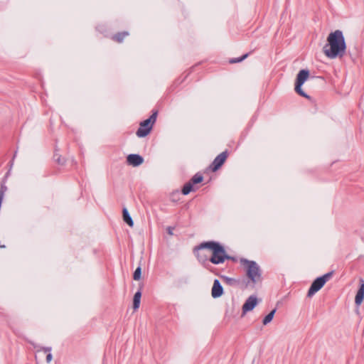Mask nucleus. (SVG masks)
Listing matches in <instances>:
<instances>
[{
    "mask_svg": "<svg viewBox=\"0 0 364 364\" xmlns=\"http://www.w3.org/2000/svg\"><path fill=\"white\" fill-rule=\"evenodd\" d=\"M193 252L205 266L209 262L214 264H223L226 258H229L224 246L213 240L201 242L193 248Z\"/></svg>",
    "mask_w": 364,
    "mask_h": 364,
    "instance_id": "obj_1",
    "label": "nucleus"
},
{
    "mask_svg": "<svg viewBox=\"0 0 364 364\" xmlns=\"http://www.w3.org/2000/svg\"><path fill=\"white\" fill-rule=\"evenodd\" d=\"M327 42L323 50L328 58H335L337 56H343L346 46L341 31L336 30L331 32L327 38Z\"/></svg>",
    "mask_w": 364,
    "mask_h": 364,
    "instance_id": "obj_2",
    "label": "nucleus"
},
{
    "mask_svg": "<svg viewBox=\"0 0 364 364\" xmlns=\"http://www.w3.org/2000/svg\"><path fill=\"white\" fill-rule=\"evenodd\" d=\"M240 262L243 266L250 282L255 284L262 282V270L256 262L240 258Z\"/></svg>",
    "mask_w": 364,
    "mask_h": 364,
    "instance_id": "obj_3",
    "label": "nucleus"
},
{
    "mask_svg": "<svg viewBox=\"0 0 364 364\" xmlns=\"http://www.w3.org/2000/svg\"><path fill=\"white\" fill-rule=\"evenodd\" d=\"M157 115L158 111L153 110L152 114L149 118L144 120L140 123L139 127L136 132V134L138 137H145L150 133L154 123L156 122Z\"/></svg>",
    "mask_w": 364,
    "mask_h": 364,
    "instance_id": "obj_4",
    "label": "nucleus"
},
{
    "mask_svg": "<svg viewBox=\"0 0 364 364\" xmlns=\"http://www.w3.org/2000/svg\"><path fill=\"white\" fill-rule=\"evenodd\" d=\"M228 156V152L227 150L220 153L215 158L212 164L210 165V169L213 172L218 171L225 162Z\"/></svg>",
    "mask_w": 364,
    "mask_h": 364,
    "instance_id": "obj_5",
    "label": "nucleus"
},
{
    "mask_svg": "<svg viewBox=\"0 0 364 364\" xmlns=\"http://www.w3.org/2000/svg\"><path fill=\"white\" fill-rule=\"evenodd\" d=\"M324 284H325L323 282V280H321V278H316L311 284V287L307 293V296L311 297L314 296L324 286Z\"/></svg>",
    "mask_w": 364,
    "mask_h": 364,
    "instance_id": "obj_6",
    "label": "nucleus"
},
{
    "mask_svg": "<svg viewBox=\"0 0 364 364\" xmlns=\"http://www.w3.org/2000/svg\"><path fill=\"white\" fill-rule=\"evenodd\" d=\"M143 162V157L139 154H132L127 157V163L134 167L141 165Z\"/></svg>",
    "mask_w": 364,
    "mask_h": 364,
    "instance_id": "obj_7",
    "label": "nucleus"
},
{
    "mask_svg": "<svg viewBox=\"0 0 364 364\" xmlns=\"http://www.w3.org/2000/svg\"><path fill=\"white\" fill-rule=\"evenodd\" d=\"M257 299L255 296H250L242 306V311L245 313L252 310L257 305Z\"/></svg>",
    "mask_w": 364,
    "mask_h": 364,
    "instance_id": "obj_8",
    "label": "nucleus"
},
{
    "mask_svg": "<svg viewBox=\"0 0 364 364\" xmlns=\"http://www.w3.org/2000/svg\"><path fill=\"white\" fill-rule=\"evenodd\" d=\"M223 294V288L219 280L215 279L211 290V295L213 298H218Z\"/></svg>",
    "mask_w": 364,
    "mask_h": 364,
    "instance_id": "obj_9",
    "label": "nucleus"
},
{
    "mask_svg": "<svg viewBox=\"0 0 364 364\" xmlns=\"http://www.w3.org/2000/svg\"><path fill=\"white\" fill-rule=\"evenodd\" d=\"M360 287L355 298V303L357 306H360L364 299V280L363 279H360Z\"/></svg>",
    "mask_w": 364,
    "mask_h": 364,
    "instance_id": "obj_10",
    "label": "nucleus"
},
{
    "mask_svg": "<svg viewBox=\"0 0 364 364\" xmlns=\"http://www.w3.org/2000/svg\"><path fill=\"white\" fill-rule=\"evenodd\" d=\"M309 75V72L307 70H301L297 74L296 82V83H299L303 85L304 82L307 80Z\"/></svg>",
    "mask_w": 364,
    "mask_h": 364,
    "instance_id": "obj_11",
    "label": "nucleus"
},
{
    "mask_svg": "<svg viewBox=\"0 0 364 364\" xmlns=\"http://www.w3.org/2000/svg\"><path fill=\"white\" fill-rule=\"evenodd\" d=\"M221 278L223 280V282L225 284H227L228 285H230V286H232V287H236V286H238L240 284V280H238V279H234V278H231V277H226V276H222Z\"/></svg>",
    "mask_w": 364,
    "mask_h": 364,
    "instance_id": "obj_12",
    "label": "nucleus"
},
{
    "mask_svg": "<svg viewBox=\"0 0 364 364\" xmlns=\"http://www.w3.org/2000/svg\"><path fill=\"white\" fill-rule=\"evenodd\" d=\"M122 214H123L124 221L130 227H133L134 222H133V220L126 208H123Z\"/></svg>",
    "mask_w": 364,
    "mask_h": 364,
    "instance_id": "obj_13",
    "label": "nucleus"
},
{
    "mask_svg": "<svg viewBox=\"0 0 364 364\" xmlns=\"http://www.w3.org/2000/svg\"><path fill=\"white\" fill-rule=\"evenodd\" d=\"M128 35H129V33L127 31L119 32V33H116L115 35H114L112 37V39L115 42L122 43L123 41V40L124 39V38L127 37Z\"/></svg>",
    "mask_w": 364,
    "mask_h": 364,
    "instance_id": "obj_14",
    "label": "nucleus"
},
{
    "mask_svg": "<svg viewBox=\"0 0 364 364\" xmlns=\"http://www.w3.org/2000/svg\"><path fill=\"white\" fill-rule=\"evenodd\" d=\"M141 297V292L140 291H138L135 293L133 299V309L134 310H136L139 309L140 305V300Z\"/></svg>",
    "mask_w": 364,
    "mask_h": 364,
    "instance_id": "obj_15",
    "label": "nucleus"
},
{
    "mask_svg": "<svg viewBox=\"0 0 364 364\" xmlns=\"http://www.w3.org/2000/svg\"><path fill=\"white\" fill-rule=\"evenodd\" d=\"M192 191H193V185L189 181L183 186L181 192L183 195H188Z\"/></svg>",
    "mask_w": 364,
    "mask_h": 364,
    "instance_id": "obj_16",
    "label": "nucleus"
},
{
    "mask_svg": "<svg viewBox=\"0 0 364 364\" xmlns=\"http://www.w3.org/2000/svg\"><path fill=\"white\" fill-rule=\"evenodd\" d=\"M301 86H302L301 84L295 82V88L294 89H295L296 92L298 95H299L300 96H302L306 98H309V96L308 95H306L301 89Z\"/></svg>",
    "mask_w": 364,
    "mask_h": 364,
    "instance_id": "obj_17",
    "label": "nucleus"
},
{
    "mask_svg": "<svg viewBox=\"0 0 364 364\" xmlns=\"http://www.w3.org/2000/svg\"><path fill=\"white\" fill-rule=\"evenodd\" d=\"M276 312V309L271 311L263 319V324L267 325V323H270L272 320L273 319V317L274 316V314Z\"/></svg>",
    "mask_w": 364,
    "mask_h": 364,
    "instance_id": "obj_18",
    "label": "nucleus"
},
{
    "mask_svg": "<svg viewBox=\"0 0 364 364\" xmlns=\"http://www.w3.org/2000/svg\"><path fill=\"white\" fill-rule=\"evenodd\" d=\"M203 177L200 173L195 174L193 178L191 179L190 182L193 184L199 183L203 181Z\"/></svg>",
    "mask_w": 364,
    "mask_h": 364,
    "instance_id": "obj_19",
    "label": "nucleus"
},
{
    "mask_svg": "<svg viewBox=\"0 0 364 364\" xmlns=\"http://www.w3.org/2000/svg\"><path fill=\"white\" fill-rule=\"evenodd\" d=\"M248 55H249V53H246V54L243 55L242 56H241L240 58H231V59H230L229 63H231V64L237 63H240L243 60L247 58Z\"/></svg>",
    "mask_w": 364,
    "mask_h": 364,
    "instance_id": "obj_20",
    "label": "nucleus"
},
{
    "mask_svg": "<svg viewBox=\"0 0 364 364\" xmlns=\"http://www.w3.org/2000/svg\"><path fill=\"white\" fill-rule=\"evenodd\" d=\"M141 269L140 267H138L133 274V279L134 280H139L141 279Z\"/></svg>",
    "mask_w": 364,
    "mask_h": 364,
    "instance_id": "obj_21",
    "label": "nucleus"
},
{
    "mask_svg": "<svg viewBox=\"0 0 364 364\" xmlns=\"http://www.w3.org/2000/svg\"><path fill=\"white\" fill-rule=\"evenodd\" d=\"M333 274V272L332 271V272L325 274L324 275H323L321 277H319V278H321V280H323V282L324 284H326V282H328L332 277Z\"/></svg>",
    "mask_w": 364,
    "mask_h": 364,
    "instance_id": "obj_22",
    "label": "nucleus"
},
{
    "mask_svg": "<svg viewBox=\"0 0 364 364\" xmlns=\"http://www.w3.org/2000/svg\"><path fill=\"white\" fill-rule=\"evenodd\" d=\"M7 191V187L6 185L2 184L0 187V199L4 200L5 193Z\"/></svg>",
    "mask_w": 364,
    "mask_h": 364,
    "instance_id": "obj_23",
    "label": "nucleus"
},
{
    "mask_svg": "<svg viewBox=\"0 0 364 364\" xmlns=\"http://www.w3.org/2000/svg\"><path fill=\"white\" fill-rule=\"evenodd\" d=\"M52 348L51 347H41V349L39 350H43L45 353L48 352L50 353L51 351Z\"/></svg>",
    "mask_w": 364,
    "mask_h": 364,
    "instance_id": "obj_24",
    "label": "nucleus"
},
{
    "mask_svg": "<svg viewBox=\"0 0 364 364\" xmlns=\"http://www.w3.org/2000/svg\"><path fill=\"white\" fill-rule=\"evenodd\" d=\"M55 161L58 162V164L63 165L65 163L64 159H61L60 156H58L55 159Z\"/></svg>",
    "mask_w": 364,
    "mask_h": 364,
    "instance_id": "obj_25",
    "label": "nucleus"
},
{
    "mask_svg": "<svg viewBox=\"0 0 364 364\" xmlns=\"http://www.w3.org/2000/svg\"><path fill=\"white\" fill-rule=\"evenodd\" d=\"M53 359V355L50 353H48V354L46 355V362L49 363Z\"/></svg>",
    "mask_w": 364,
    "mask_h": 364,
    "instance_id": "obj_26",
    "label": "nucleus"
},
{
    "mask_svg": "<svg viewBox=\"0 0 364 364\" xmlns=\"http://www.w3.org/2000/svg\"><path fill=\"white\" fill-rule=\"evenodd\" d=\"M173 228H171V227H168V228H167V232H168V234H169V235H173Z\"/></svg>",
    "mask_w": 364,
    "mask_h": 364,
    "instance_id": "obj_27",
    "label": "nucleus"
},
{
    "mask_svg": "<svg viewBox=\"0 0 364 364\" xmlns=\"http://www.w3.org/2000/svg\"><path fill=\"white\" fill-rule=\"evenodd\" d=\"M228 257L229 258H226V260H229L230 259V260H232L233 262H236L237 261V259L235 257H234L228 255Z\"/></svg>",
    "mask_w": 364,
    "mask_h": 364,
    "instance_id": "obj_28",
    "label": "nucleus"
}]
</instances>
